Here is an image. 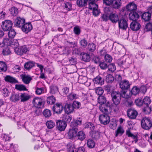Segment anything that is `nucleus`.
I'll list each match as a JSON object with an SVG mask.
<instances>
[{
  "instance_id": "41",
  "label": "nucleus",
  "mask_w": 152,
  "mask_h": 152,
  "mask_svg": "<svg viewBox=\"0 0 152 152\" xmlns=\"http://www.w3.org/2000/svg\"><path fill=\"white\" fill-rule=\"evenodd\" d=\"M96 93L99 95H101L103 93L104 91L101 87H98L95 88Z\"/></svg>"
},
{
  "instance_id": "50",
  "label": "nucleus",
  "mask_w": 152,
  "mask_h": 152,
  "mask_svg": "<svg viewBox=\"0 0 152 152\" xmlns=\"http://www.w3.org/2000/svg\"><path fill=\"white\" fill-rule=\"evenodd\" d=\"M44 115L46 117H50L51 113L50 111L48 110H45L43 112Z\"/></svg>"
},
{
  "instance_id": "45",
  "label": "nucleus",
  "mask_w": 152,
  "mask_h": 152,
  "mask_svg": "<svg viewBox=\"0 0 152 152\" xmlns=\"http://www.w3.org/2000/svg\"><path fill=\"white\" fill-rule=\"evenodd\" d=\"M11 53V51L10 48L7 47L3 49L2 52V54L4 55H10Z\"/></svg>"
},
{
  "instance_id": "7",
  "label": "nucleus",
  "mask_w": 152,
  "mask_h": 152,
  "mask_svg": "<svg viewBox=\"0 0 152 152\" xmlns=\"http://www.w3.org/2000/svg\"><path fill=\"white\" fill-rule=\"evenodd\" d=\"M119 26L120 29L126 30L128 27L127 21L124 19L121 20L119 21Z\"/></svg>"
},
{
  "instance_id": "10",
  "label": "nucleus",
  "mask_w": 152,
  "mask_h": 152,
  "mask_svg": "<svg viewBox=\"0 0 152 152\" xmlns=\"http://www.w3.org/2000/svg\"><path fill=\"white\" fill-rule=\"evenodd\" d=\"M140 27V24L137 22L133 21L130 25V28L133 31H137L138 30Z\"/></svg>"
},
{
  "instance_id": "59",
  "label": "nucleus",
  "mask_w": 152,
  "mask_h": 152,
  "mask_svg": "<svg viewBox=\"0 0 152 152\" xmlns=\"http://www.w3.org/2000/svg\"><path fill=\"white\" fill-rule=\"evenodd\" d=\"M112 60L111 57L109 55L107 54L105 56V60L107 62H111Z\"/></svg>"
},
{
  "instance_id": "54",
  "label": "nucleus",
  "mask_w": 152,
  "mask_h": 152,
  "mask_svg": "<svg viewBox=\"0 0 152 152\" xmlns=\"http://www.w3.org/2000/svg\"><path fill=\"white\" fill-rule=\"evenodd\" d=\"M108 70L109 71L113 72L115 70V65L113 64H110L108 66Z\"/></svg>"
},
{
  "instance_id": "26",
  "label": "nucleus",
  "mask_w": 152,
  "mask_h": 152,
  "mask_svg": "<svg viewBox=\"0 0 152 152\" xmlns=\"http://www.w3.org/2000/svg\"><path fill=\"white\" fill-rule=\"evenodd\" d=\"M29 95L25 93L22 94L20 96L21 101L22 102H24L28 100L29 98Z\"/></svg>"
},
{
  "instance_id": "37",
  "label": "nucleus",
  "mask_w": 152,
  "mask_h": 152,
  "mask_svg": "<svg viewBox=\"0 0 152 152\" xmlns=\"http://www.w3.org/2000/svg\"><path fill=\"white\" fill-rule=\"evenodd\" d=\"M140 91V89L137 87L135 86L133 88L131 91V93L132 94L134 95H136L139 93Z\"/></svg>"
},
{
  "instance_id": "22",
  "label": "nucleus",
  "mask_w": 152,
  "mask_h": 152,
  "mask_svg": "<svg viewBox=\"0 0 152 152\" xmlns=\"http://www.w3.org/2000/svg\"><path fill=\"white\" fill-rule=\"evenodd\" d=\"M98 102L100 105L106 104L107 103L106 98L102 96H100L99 97Z\"/></svg>"
},
{
  "instance_id": "32",
  "label": "nucleus",
  "mask_w": 152,
  "mask_h": 152,
  "mask_svg": "<svg viewBox=\"0 0 152 152\" xmlns=\"http://www.w3.org/2000/svg\"><path fill=\"white\" fill-rule=\"evenodd\" d=\"M55 101V98L53 96L48 97L47 99V102L50 104H54Z\"/></svg>"
},
{
  "instance_id": "63",
  "label": "nucleus",
  "mask_w": 152,
  "mask_h": 152,
  "mask_svg": "<svg viewBox=\"0 0 152 152\" xmlns=\"http://www.w3.org/2000/svg\"><path fill=\"white\" fill-rule=\"evenodd\" d=\"M80 44L82 47L85 48L87 45V42L85 40H83L80 42Z\"/></svg>"
},
{
  "instance_id": "56",
  "label": "nucleus",
  "mask_w": 152,
  "mask_h": 152,
  "mask_svg": "<svg viewBox=\"0 0 152 152\" xmlns=\"http://www.w3.org/2000/svg\"><path fill=\"white\" fill-rule=\"evenodd\" d=\"M151 102V100L149 98L146 96L143 99V103L148 106V105Z\"/></svg>"
},
{
  "instance_id": "46",
  "label": "nucleus",
  "mask_w": 152,
  "mask_h": 152,
  "mask_svg": "<svg viewBox=\"0 0 152 152\" xmlns=\"http://www.w3.org/2000/svg\"><path fill=\"white\" fill-rule=\"evenodd\" d=\"M10 99L11 100L14 102L18 100L19 99V95L18 94H13Z\"/></svg>"
},
{
  "instance_id": "43",
  "label": "nucleus",
  "mask_w": 152,
  "mask_h": 152,
  "mask_svg": "<svg viewBox=\"0 0 152 152\" xmlns=\"http://www.w3.org/2000/svg\"><path fill=\"white\" fill-rule=\"evenodd\" d=\"M77 135L78 139L80 140H83L85 137V134L82 132H79Z\"/></svg>"
},
{
  "instance_id": "34",
  "label": "nucleus",
  "mask_w": 152,
  "mask_h": 152,
  "mask_svg": "<svg viewBox=\"0 0 152 152\" xmlns=\"http://www.w3.org/2000/svg\"><path fill=\"white\" fill-rule=\"evenodd\" d=\"M58 87L56 86L52 85L51 86L50 89V92L52 94H54L58 91Z\"/></svg>"
},
{
  "instance_id": "35",
  "label": "nucleus",
  "mask_w": 152,
  "mask_h": 152,
  "mask_svg": "<svg viewBox=\"0 0 152 152\" xmlns=\"http://www.w3.org/2000/svg\"><path fill=\"white\" fill-rule=\"evenodd\" d=\"M5 80L6 81L10 83H15L16 82L14 78L9 76H6L5 78Z\"/></svg>"
},
{
  "instance_id": "28",
  "label": "nucleus",
  "mask_w": 152,
  "mask_h": 152,
  "mask_svg": "<svg viewBox=\"0 0 152 152\" xmlns=\"http://www.w3.org/2000/svg\"><path fill=\"white\" fill-rule=\"evenodd\" d=\"M90 57L89 54L86 53L82 54V60L85 61H89L90 60Z\"/></svg>"
},
{
  "instance_id": "9",
  "label": "nucleus",
  "mask_w": 152,
  "mask_h": 152,
  "mask_svg": "<svg viewBox=\"0 0 152 152\" xmlns=\"http://www.w3.org/2000/svg\"><path fill=\"white\" fill-rule=\"evenodd\" d=\"M56 125L58 130L61 131L64 130L66 126L65 121H62L61 120L57 121Z\"/></svg>"
},
{
  "instance_id": "30",
  "label": "nucleus",
  "mask_w": 152,
  "mask_h": 152,
  "mask_svg": "<svg viewBox=\"0 0 152 152\" xmlns=\"http://www.w3.org/2000/svg\"><path fill=\"white\" fill-rule=\"evenodd\" d=\"M7 69L5 64L3 62H0V72H4Z\"/></svg>"
},
{
  "instance_id": "3",
  "label": "nucleus",
  "mask_w": 152,
  "mask_h": 152,
  "mask_svg": "<svg viewBox=\"0 0 152 152\" xmlns=\"http://www.w3.org/2000/svg\"><path fill=\"white\" fill-rule=\"evenodd\" d=\"M141 126L143 129L148 130L152 126V124L150 119L146 117L142 118L141 121Z\"/></svg>"
},
{
  "instance_id": "14",
  "label": "nucleus",
  "mask_w": 152,
  "mask_h": 152,
  "mask_svg": "<svg viewBox=\"0 0 152 152\" xmlns=\"http://www.w3.org/2000/svg\"><path fill=\"white\" fill-rule=\"evenodd\" d=\"M32 28L31 24L30 23L24 24L22 26V31L26 33H28L30 31Z\"/></svg>"
},
{
  "instance_id": "19",
  "label": "nucleus",
  "mask_w": 152,
  "mask_h": 152,
  "mask_svg": "<svg viewBox=\"0 0 152 152\" xmlns=\"http://www.w3.org/2000/svg\"><path fill=\"white\" fill-rule=\"evenodd\" d=\"M25 22V20L20 17H18L15 20V25L19 27L22 26Z\"/></svg>"
},
{
  "instance_id": "12",
  "label": "nucleus",
  "mask_w": 152,
  "mask_h": 152,
  "mask_svg": "<svg viewBox=\"0 0 152 152\" xmlns=\"http://www.w3.org/2000/svg\"><path fill=\"white\" fill-rule=\"evenodd\" d=\"M34 105L36 107H40L43 104V101L38 98H35L33 101Z\"/></svg>"
},
{
  "instance_id": "55",
  "label": "nucleus",
  "mask_w": 152,
  "mask_h": 152,
  "mask_svg": "<svg viewBox=\"0 0 152 152\" xmlns=\"http://www.w3.org/2000/svg\"><path fill=\"white\" fill-rule=\"evenodd\" d=\"M72 106L74 108H78L80 106V103L78 102L74 101L73 102Z\"/></svg>"
},
{
  "instance_id": "8",
  "label": "nucleus",
  "mask_w": 152,
  "mask_h": 152,
  "mask_svg": "<svg viewBox=\"0 0 152 152\" xmlns=\"http://www.w3.org/2000/svg\"><path fill=\"white\" fill-rule=\"evenodd\" d=\"M127 115L130 118L134 119L137 115V113L136 110L130 109L128 110Z\"/></svg>"
},
{
  "instance_id": "2",
  "label": "nucleus",
  "mask_w": 152,
  "mask_h": 152,
  "mask_svg": "<svg viewBox=\"0 0 152 152\" xmlns=\"http://www.w3.org/2000/svg\"><path fill=\"white\" fill-rule=\"evenodd\" d=\"M98 0H87V3L88 4L89 9L92 11L93 14L95 16L97 15L100 12L98 9V6L95 2Z\"/></svg>"
},
{
  "instance_id": "60",
  "label": "nucleus",
  "mask_w": 152,
  "mask_h": 152,
  "mask_svg": "<svg viewBox=\"0 0 152 152\" xmlns=\"http://www.w3.org/2000/svg\"><path fill=\"white\" fill-rule=\"evenodd\" d=\"M85 126L86 128H89L92 130L94 127V125L91 123L88 122L85 124Z\"/></svg>"
},
{
  "instance_id": "48",
  "label": "nucleus",
  "mask_w": 152,
  "mask_h": 152,
  "mask_svg": "<svg viewBox=\"0 0 152 152\" xmlns=\"http://www.w3.org/2000/svg\"><path fill=\"white\" fill-rule=\"evenodd\" d=\"M15 88L19 90H27L26 87L23 85H16Z\"/></svg>"
},
{
  "instance_id": "58",
  "label": "nucleus",
  "mask_w": 152,
  "mask_h": 152,
  "mask_svg": "<svg viewBox=\"0 0 152 152\" xmlns=\"http://www.w3.org/2000/svg\"><path fill=\"white\" fill-rule=\"evenodd\" d=\"M124 130L121 127H119L117 129L116 134V136H117L119 134L121 135L124 133Z\"/></svg>"
},
{
  "instance_id": "51",
  "label": "nucleus",
  "mask_w": 152,
  "mask_h": 152,
  "mask_svg": "<svg viewBox=\"0 0 152 152\" xmlns=\"http://www.w3.org/2000/svg\"><path fill=\"white\" fill-rule=\"evenodd\" d=\"M113 8L109 7H106L104 9L105 13L111 15L112 12Z\"/></svg>"
},
{
  "instance_id": "61",
  "label": "nucleus",
  "mask_w": 152,
  "mask_h": 152,
  "mask_svg": "<svg viewBox=\"0 0 152 152\" xmlns=\"http://www.w3.org/2000/svg\"><path fill=\"white\" fill-rule=\"evenodd\" d=\"M113 0H103L104 3L107 5H112Z\"/></svg>"
},
{
  "instance_id": "4",
  "label": "nucleus",
  "mask_w": 152,
  "mask_h": 152,
  "mask_svg": "<svg viewBox=\"0 0 152 152\" xmlns=\"http://www.w3.org/2000/svg\"><path fill=\"white\" fill-rule=\"evenodd\" d=\"M12 23L10 20H5L2 22L1 27L4 31H7L11 30L12 28Z\"/></svg>"
},
{
  "instance_id": "47",
  "label": "nucleus",
  "mask_w": 152,
  "mask_h": 152,
  "mask_svg": "<svg viewBox=\"0 0 152 152\" xmlns=\"http://www.w3.org/2000/svg\"><path fill=\"white\" fill-rule=\"evenodd\" d=\"M145 30L146 31H148L151 30L152 31V23H147L146 25Z\"/></svg>"
},
{
  "instance_id": "25",
  "label": "nucleus",
  "mask_w": 152,
  "mask_h": 152,
  "mask_svg": "<svg viewBox=\"0 0 152 152\" xmlns=\"http://www.w3.org/2000/svg\"><path fill=\"white\" fill-rule=\"evenodd\" d=\"M109 19L113 23H116L118 20V16L115 14H112L110 15Z\"/></svg>"
},
{
  "instance_id": "29",
  "label": "nucleus",
  "mask_w": 152,
  "mask_h": 152,
  "mask_svg": "<svg viewBox=\"0 0 152 152\" xmlns=\"http://www.w3.org/2000/svg\"><path fill=\"white\" fill-rule=\"evenodd\" d=\"M88 146L90 148H92L95 146V142L91 139H89L87 142Z\"/></svg>"
},
{
  "instance_id": "40",
  "label": "nucleus",
  "mask_w": 152,
  "mask_h": 152,
  "mask_svg": "<svg viewBox=\"0 0 152 152\" xmlns=\"http://www.w3.org/2000/svg\"><path fill=\"white\" fill-rule=\"evenodd\" d=\"M15 53L18 55H21L23 54L21 47L20 48L14 47Z\"/></svg>"
},
{
  "instance_id": "18",
  "label": "nucleus",
  "mask_w": 152,
  "mask_h": 152,
  "mask_svg": "<svg viewBox=\"0 0 152 152\" xmlns=\"http://www.w3.org/2000/svg\"><path fill=\"white\" fill-rule=\"evenodd\" d=\"M73 107L70 104H67L65 106V111L66 113L69 114L72 113L74 110Z\"/></svg>"
},
{
  "instance_id": "27",
  "label": "nucleus",
  "mask_w": 152,
  "mask_h": 152,
  "mask_svg": "<svg viewBox=\"0 0 152 152\" xmlns=\"http://www.w3.org/2000/svg\"><path fill=\"white\" fill-rule=\"evenodd\" d=\"M22 78L23 82L26 84L29 83L31 80L30 77L26 75L23 76Z\"/></svg>"
},
{
  "instance_id": "53",
  "label": "nucleus",
  "mask_w": 152,
  "mask_h": 152,
  "mask_svg": "<svg viewBox=\"0 0 152 152\" xmlns=\"http://www.w3.org/2000/svg\"><path fill=\"white\" fill-rule=\"evenodd\" d=\"M65 8L68 11L71 10L72 8V4L70 2H68L65 3Z\"/></svg>"
},
{
  "instance_id": "11",
  "label": "nucleus",
  "mask_w": 152,
  "mask_h": 152,
  "mask_svg": "<svg viewBox=\"0 0 152 152\" xmlns=\"http://www.w3.org/2000/svg\"><path fill=\"white\" fill-rule=\"evenodd\" d=\"M109 106L110 103L108 102L106 104L100 105L99 109L103 113H108V109L109 108Z\"/></svg>"
},
{
  "instance_id": "15",
  "label": "nucleus",
  "mask_w": 152,
  "mask_h": 152,
  "mask_svg": "<svg viewBox=\"0 0 152 152\" xmlns=\"http://www.w3.org/2000/svg\"><path fill=\"white\" fill-rule=\"evenodd\" d=\"M137 9V6L134 2L130 3L128 4L126 7V9L127 11L133 12Z\"/></svg>"
},
{
  "instance_id": "44",
  "label": "nucleus",
  "mask_w": 152,
  "mask_h": 152,
  "mask_svg": "<svg viewBox=\"0 0 152 152\" xmlns=\"http://www.w3.org/2000/svg\"><path fill=\"white\" fill-rule=\"evenodd\" d=\"M78 98L77 96L74 93H72L68 96V99L71 100L76 99Z\"/></svg>"
},
{
  "instance_id": "17",
  "label": "nucleus",
  "mask_w": 152,
  "mask_h": 152,
  "mask_svg": "<svg viewBox=\"0 0 152 152\" xmlns=\"http://www.w3.org/2000/svg\"><path fill=\"white\" fill-rule=\"evenodd\" d=\"M139 16L136 12H131L129 14V17L130 20L135 21L139 18Z\"/></svg>"
},
{
  "instance_id": "31",
  "label": "nucleus",
  "mask_w": 152,
  "mask_h": 152,
  "mask_svg": "<svg viewBox=\"0 0 152 152\" xmlns=\"http://www.w3.org/2000/svg\"><path fill=\"white\" fill-rule=\"evenodd\" d=\"M34 66L33 62H29L26 63L24 65L25 68L27 70H28Z\"/></svg>"
},
{
  "instance_id": "1",
  "label": "nucleus",
  "mask_w": 152,
  "mask_h": 152,
  "mask_svg": "<svg viewBox=\"0 0 152 152\" xmlns=\"http://www.w3.org/2000/svg\"><path fill=\"white\" fill-rule=\"evenodd\" d=\"M111 96L113 101L116 105L119 104L121 96L126 99H128L130 97V96L128 95L127 92L125 90L123 91L121 94L118 92L113 91L111 94Z\"/></svg>"
},
{
  "instance_id": "21",
  "label": "nucleus",
  "mask_w": 152,
  "mask_h": 152,
  "mask_svg": "<svg viewBox=\"0 0 152 152\" xmlns=\"http://www.w3.org/2000/svg\"><path fill=\"white\" fill-rule=\"evenodd\" d=\"M121 0H113L111 6L114 8L118 9L121 7Z\"/></svg>"
},
{
  "instance_id": "13",
  "label": "nucleus",
  "mask_w": 152,
  "mask_h": 152,
  "mask_svg": "<svg viewBox=\"0 0 152 152\" xmlns=\"http://www.w3.org/2000/svg\"><path fill=\"white\" fill-rule=\"evenodd\" d=\"M12 39L5 38L4 39L2 43H0V46L1 47L4 46H11Z\"/></svg>"
},
{
  "instance_id": "42",
  "label": "nucleus",
  "mask_w": 152,
  "mask_h": 152,
  "mask_svg": "<svg viewBox=\"0 0 152 152\" xmlns=\"http://www.w3.org/2000/svg\"><path fill=\"white\" fill-rule=\"evenodd\" d=\"M87 80L86 77L80 76L79 77L78 81L80 83L84 84L87 81Z\"/></svg>"
},
{
  "instance_id": "20",
  "label": "nucleus",
  "mask_w": 152,
  "mask_h": 152,
  "mask_svg": "<svg viewBox=\"0 0 152 152\" xmlns=\"http://www.w3.org/2000/svg\"><path fill=\"white\" fill-rule=\"evenodd\" d=\"M120 86L122 89H127L129 87L130 84L127 81L124 80L123 82H121Z\"/></svg>"
},
{
  "instance_id": "39",
  "label": "nucleus",
  "mask_w": 152,
  "mask_h": 152,
  "mask_svg": "<svg viewBox=\"0 0 152 152\" xmlns=\"http://www.w3.org/2000/svg\"><path fill=\"white\" fill-rule=\"evenodd\" d=\"M9 31L8 34V36L10 38L12 39L15 36V32L14 29H12V28Z\"/></svg>"
},
{
  "instance_id": "57",
  "label": "nucleus",
  "mask_w": 152,
  "mask_h": 152,
  "mask_svg": "<svg viewBox=\"0 0 152 152\" xmlns=\"http://www.w3.org/2000/svg\"><path fill=\"white\" fill-rule=\"evenodd\" d=\"M72 51L73 54H79L80 52V49L77 47H75V48H73Z\"/></svg>"
},
{
  "instance_id": "38",
  "label": "nucleus",
  "mask_w": 152,
  "mask_h": 152,
  "mask_svg": "<svg viewBox=\"0 0 152 152\" xmlns=\"http://www.w3.org/2000/svg\"><path fill=\"white\" fill-rule=\"evenodd\" d=\"M114 80V78L111 75L109 74L107 76L106 80L107 82L111 83Z\"/></svg>"
},
{
  "instance_id": "62",
  "label": "nucleus",
  "mask_w": 152,
  "mask_h": 152,
  "mask_svg": "<svg viewBox=\"0 0 152 152\" xmlns=\"http://www.w3.org/2000/svg\"><path fill=\"white\" fill-rule=\"evenodd\" d=\"M12 47L13 45L17 47L18 45V43L17 40L12 39V42H11V45Z\"/></svg>"
},
{
  "instance_id": "64",
  "label": "nucleus",
  "mask_w": 152,
  "mask_h": 152,
  "mask_svg": "<svg viewBox=\"0 0 152 152\" xmlns=\"http://www.w3.org/2000/svg\"><path fill=\"white\" fill-rule=\"evenodd\" d=\"M21 47L23 53H26L29 50V49L25 46H21Z\"/></svg>"
},
{
  "instance_id": "6",
  "label": "nucleus",
  "mask_w": 152,
  "mask_h": 152,
  "mask_svg": "<svg viewBox=\"0 0 152 152\" xmlns=\"http://www.w3.org/2000/svg\"><path fill=\"white\" fill-rule=\"evenodd\" d=\"M77 129L76 127H73L69 130L68 133V136L69 138L74 139L77 135Z\"/></svg>"
},
{
  "instance_id": "24",
  "label": "nucleus",
  "mask_w": 152,
  "mask_h": 152,
  "mask_svg": "<svg viewBox=\"0 0 152 152\" xmlns=\"http://www.w3.org/2000/svg\"><path fill=\"white\" fill-rule=\"evenodd\" d=\"M94 81V83L98 84L100 85H102L104 82V79L100 76H98L95 78Z\"/></svg>"
},
{
  "instance_id": "33",
  "label": "nucleus",
  "mask_w": 152,
  "mask_h": 152,
  "mask_svg": "<svg viewBox=\"0 0 152 152\" xmlns=\"http://www.w3.org/2000/svg\"><path fill=\"white\" fill-rule=\"evenodd\" d=\"M10 10L11 14L13 16H15L18 13V9L15 7H12Z\"/></svg>"
},
{
  "instance_id": "16",
  "label": "nucleus",
  "mask_w": 152,
  "mask_h": 152,
  "mask_svg": "<svg viewBox=\"0 0 152 152\" xmlns=\"http://www.w3.org/2000/svg\"><path fill=\"white\" fill-rule=\"evenodd\" d=\"M63 110V107L61 104H56L53 108V111L57 113H60Z\"/></svg>"
},
{
  "instance_id": "36",
  "label": "nucleus",
  "mask_w": 152,
  "mask_h": 152,
  "mask_svg": "<svg viewBox=\"0 0 152 152\" xmlns=\"http://www.w3.org/2000/svg\"><path fill=\"white\" fill-rule=\"evenodd\" d=\"M77 4L80 6H85L86 4H87V1L85 0H77Z\"/></svg>"
},
{
  "instance_id": "49",
  "label": "nucleus",
  "mask_w": 152,
  "mask_h": 152,
  "mask_svg": "<svg viewBox=\"0 0 152 152\" xmlns=\"http://www.w3.org/2000/svg\"><path fill=\"white\" fill-rule=\"evenodd\" d=\"M46 124L49 129L53 128L55 126V123L51 121H48L46 123Z\"/></svg>"
},
{
  "instance_id": "5",
  "label": "nucleus",
  "mask_w": 152,
  "mask_h": 152,
  "mask_svg": "<svg viewBox=\"0 0 152 152\" xmlns=\"http://www.w3.org/2000/svg\"><path fill=\"white\" fill-rule=\"evenodd\" d=\"M99 119L101 123L104 125L108 124L110 121V117L107 115H102L99 116Z\"/></svg>"
},
{
  "instance_id": "23",
  "label": "nucleus",
  "mask_w": 152,
  "mask_h": 152,
  "mask_svg": "<svg viewBox=\"0 0 152 152\" xmlns=\"http://www.w3.org/2000/svg\"><path fill=\"white\" fill-rule=\"evenodd\" d=\"M151 14L149 12H146L143 13L142 15V18L145 21L149 20L151 18Z\"/></svg>"
},
{
  "instance_id": "52",
  "label": "nucleus",
  "mask_w": 152,
  "mask_h": 152,
  "mask_svg": "<svg viewBox=\"0 0 152 152\" xmlns=\"http://www.w3.org/2000/svg\"><path fill=\"white\" fill-rule=\"evenodd\" d=\"M88 47L89 50L91 52L94 51L95 49L96 46L93 43L89 44L88 45Z\"/></svg>"
}]
</instances>
